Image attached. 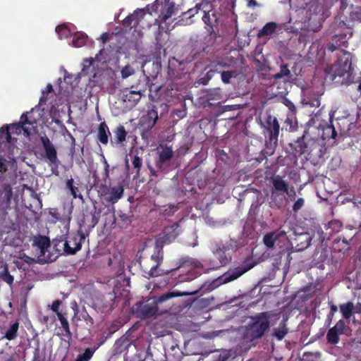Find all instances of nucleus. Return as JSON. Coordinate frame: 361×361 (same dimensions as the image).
Masks as SVG:
<instances>
[{
  "instance_id": "obj_1",
  "label": "nucleus",
  "mask_w": 361,
  "mask_h": 361,
  "mask_svg": "<svg viewBox=\"0 0 361 361\" xmlns=\"http://www.w3.org/2000/svg\"><path fill=\"white\" fill-rule=\"evenodd\" d=\"M254 266V262L250 260H247L244 262L243 264L229 269L228 271L214 279L208 284L207 283H205L197 290L189 292H180L178 290L169 291L158 297H154L147 300L145 303L140 305L139 314L142 318H150L159 312V305L166 302L169 300L180 296L195 295L200 292L201 290H203V291H212L222 284L231 282L238 279L245 273L250 270Z\"/></svg>"
},
{
  "instance_id": "obj_2",
  "label": "nucleus",
  "mask_w": 361,
  "mask_h": 361,
  "mask_svg": "<svg viewBox=\"0 0 361 361\" xmlns=\"http://www.w3.org/2000/svg\"><path fill=\"white\" fill-rule=\"evenodd\" d=\"M200 264L197 260L192 258L181 259L179 265L176 268L171 269L170 270L164 271L163 269H159V265H154L148 272V278H153L157 276H163L164 281L166 284L170 286H175L179 283L190 281L196 278V275L194 274L193 271H189L186 274H181L179 269L181 267H185L186 264L191 265L192 267H198Z\"/></svg>"
},
{
  "instance_id": "obj_3",
  "label": "nucleus",
  "mask_w": 361,
  "mask_h": 361,
  "mask_svg": "<svg viewBox=\"0 0 361 361\" xmlns=\"http://www.w3.org/2000/svg\"><path fill=\"white\" fill-rule=\"evenodd\" d=\"M271 312L256 313L249 317V322L244 327V338L249 342H255L264 338L271 326Z\"/></svg>"
},
{
  "instance_id": "obj_4",
  "label": "nucleus",
  "mask_w": 361,
  "mask_h": 361,
  "mask_svg": "<svg viewBox=\"0 0 361 361\" xmlns=\"http://www.w3.org/2000/svg\"><path fill=\"white\" fill-rule=\"evenodd\" d=\"M264 128V134L268 139L266 141V150L262 152L259 161H262L267 156L274 154L278 145V138L280 132V125L278 119L271 115H267L264 123L262 124Z\"/></svg>"
},
{
  "instance_id": "obj_5",
  "label": "nucleus",
  "mask_w": 361,
  "mask_h": 361,
  "mask_svg": "<svg viewBox=\"0 0 361 361\" xmlns=\"http://www.w3.org/2000/svg\"><path fill=\"white\" fill-rule=\"evenodd\" d=\"M88 235L89 232L85 233L80 225L77 233L70 235L67 238L62 235L60 238H56L53 243L56 250L59 251L62 248L66 255H73L81 249L82 243Z\"/></svg>"
},
{
  "instance_id": "obj_6",
  "label": "nucleus",
  "mask_w": 361,
  "mask_h": 361,
  "mask_svg": "<svg viewBox=\"0 0 361 361\" xmlns=\"http://www.w3.org/2000/svg\"><path fill=\"white\" fill-rule=\"evenodd\" d=\"M289 145L293 154L295 157L302 154L310 155L314 151L321 152L322 150L321 141L317 138H312L307 130H305L301 137Z\"/></svg>"
},
{
  "instance_id": "obj_7",
  "label": "nucleus",
  "mask_w": 361,
  "mask_h": 361,
  "mask_svg": "<svg viewBox=\"0 0 361 361\" xmlns=\"http://www.w3.org/2000/svg\"><path fill=\"white\" fill-rule=\"evenodd\" d=\"M40 118L39 109L32 108L30 111L23 113L19 123L12 124L11 127L16 131L23 130L25 134L30 136L37 132V123Z\"/></svg>"
},
{
  "instance_id": "obj_8",
  "label": "nucleus",
  "mask_w": 361,
  "mask_h": 361,
  "mask_svg": "<svg viewBox=\"0 0 361 361\" xmlns=\"http://www.w3.org/2000/svg\"><path fill=\"white\" fill-rule=\"evenodd\" d=\"M199 13L202 14V19L206 25L207 30L212 31L214 27L218 26L217 14L212 4H197L194 8L189 9L185 14L190 18Z\"/></svg>"
},
{
  "instance_id": "obj_9",
  "label": "nucleus",
  "mask_w": 361,
  "mask_h": 361,
  "mask_svg": "<svg viewBox=\"0 0 361 361\" xmlns=\"http://www.w3.org/2000/svg\"><path fill=\"white\" fill-rule=\"evenodd\" d=\"M174 153L171 147L160 145L157 148V157L155 158V166L157 171L149 167L150 173L152 176L158 177L159 171L167 173L173 169L171 164Z\"/></svg>"
},
{
  "instance_id": "obj_10",
  "label": "nucleus",
  "mask_w": 361,
  "mask_h": 361,
  "mask_svg": "<svg viewBox=\"0 0 361 361\" xmlns=\"http://www.w3.org/2000/svg\"><path fill=\"white\" fill-rule=\"evenodd\" d=\"M270 182L272 185L270 189L271 202L277 208H281L286 202L285 193H288V184L279 175L272 176Z\"/></svg>"
},
{
  "instance_id": "obj_11",
  "label": "nucleus",
  "mask_w": 361,
  "mask_h": 361,
  "mask_svg": "<svg viewBox=\"0 0 361 361\" xmlns=\"http://www.w3.org/2000/svg\"><path fill=\"white\" fill-rule=\"evenodd\" d=\"M158 119V112L154 106L141 116L139 121V128L142 130L141 133L142 139H147L150 135L151 130L154 128Z\"/></svg>"
},
{
  "instance_id": "obj_12",
  "label": "nucleus",
  "mask_w": 361,
  "mask_h": 361,
  "mask_svg": "<svg viewBox=\"0 0 361 361\" xmlns=\"http://www.w3.org/2000/svg\"><path fill=\"white\" fill-rule=\"evenodd\" d=\"M233 244V241L227 243H223L222 242L216 243L212 252L219 260V264L215 267L214 266V268L218 269L230 263L232 259L230 250L232 249Z\"/></svg>"
},
{
  "instance_id": "obj_13",
  "label": "nucleus",
  "mask_w": 361,
  "mask_h": 361,
  "mask_svg": "<svg viewBox=\"0 0 361 361\" xmlns=\"http://www.w3.org/2000/svg\"><path fill=\"white\" fill-rule=\"evenodd\" d=\"M351 333L350 328L345 324L343 319L338 320L334 326L330 328L326 334V341L331 345H336L340 341V335L349 336Z\"/></svg>"
},
{
  "instance_id": "obj_14",
  "label": "nucleus",
  "mask_w": 361,
  "mask_h": 361,
  "mask_svg": "<svg viewBox=\"0 0 361 361\" xmlns=\"http://www.w3.org/2000/svg\"><path fill=\"white\" fill-rule=\"evenodd\" d=\"M140 82L141 80H139V83L136 86L132 85L130 90H126L123 93V102L128 104L130 106H135L146 90L147 83L141 85Z\"/></svg>"
},
{
  "instance_id": "obj_15",
  "label": "nucleus",
  "mask_w": 361,
  "mask_h": 361,
  "mask_svg": "<svg viewBox=\"0 0 361 361\" xmlns=\"http://www.w3.org/2000/svg\"><path fill=\"white\" fill-rule=\"evenodd\" d=\"M39 140L44 151V157L49 161V165H54L57 167L59 160L57 157V151L54 145L49 138L45 135L44 136H40Z\"/></svg>"
},
{
  "instance_id": "obj_16",
  "label": "nucleus",
  "mask_w": 361,
  "mask_h": 361,
  "mask_svg": "<svg viewBox=\"0 0 361 361\" xmlns=\"http://www.w3.org/2000/svg\"><path fill=\"white\" fill-rule=\"evenodd\" d=\"M290 240L297 251H302L310 245L312 238L308 233H302Z\"/></svg>"
},
{
  "instance_id": "obj_17",
  "label": "nucleus",
  "mask_w": 361,
  "mask_h": 361,
  "mask_svg": "<svg viewBox=\"0 0 361 361\" xmlns=\"http://www.w3.org/2000/svg\"><path fill=\"white\" fill-rule=\"evenodd\" d=\"M231 61L232 60L228 57L216 58L209 62L207 65V68L213 71L214 73H221L224 69L231 66Z\"/></svg>"
},
{
  "instance_id": "obj_18",
  "label": "nucleus",
  "mask_w": 361,
  "mask_h": 361,
  "mask_svg": "<svg viewBox=\"0 0 361 361\" xmlns=\"http://www.w3.org/2000/svg\"><path fill=\"white\" fill-rule=\"evenodd\" d=\"M207 34L204 37L203 46H202L199 50H195V49H193L192 50L191 53H192L194 56H195L198 54H200L202 52L207 51V50H206L207 48L212 47L213 44H214V43L216 40V36H217L216 32H215L214 30H212V31H211V30H207Z\"/></svg>"
},
{
  "instance_id": "obj_19",
  "label": "nucleus",
  "mask_w": 361,
  "mask_h": 361,
  "mask_svg": "<svg viewBox=\"0 0 361 361\" xmlns=\"http://www.w3.org/2000/svg\"><path fill=\"white\" fill-rule=\"evenodd\" d=\"M123 192L124 188L121 185L111 187L109 192L106 194L105 200L109 203L115 204L123 197Z\"/></svg>"
},
{
  "instance_id": "obj_20",
  "label": "nucleus",
  "mask_w": 361,
  "mask_h": 361,
  "mask_svg": "<svg viewBox=\"0 0 361 361\" xmlns=\"http://www.w3.org/2000/svg\"><path fill=\"white\" fill-rule=\"evenodd\" d=\"M114 138L111 140V144L114 145H123V142L126 141L127 132L125 127L122 125H118L114 131Z\"/></svg>"
},
{
  "instance_id": "obj_21",
  "label": "nucleus",
  "mask_w": 361,
  "mask_h": 361,
  "mask_svg": "<svg viewBox=\"0 0 361 361\" xmlns=\"http://www.w3.org/2000/svg\"><path fill=\"white\" fill-rule=\"evenodd\" d=\"M110 135L111 133L106 123L105 122L101 123L99 126L97 133V138L99 141L103 145H106Z\"/></svg>"
},
{
  "instance_id": "obj_22",
  "label": "nucleus",
  "mask_w": 361,
  "mask_h": 361,
  "mask_svg": "<svg viewBox=\"0 0 361 361\" xmlns=\"http://www.w3.org/2000/svg\"><path fill=\"white\" fill-rule=\"evenodd\" d=\"M277 27V23L275 22H269L266 23L260 30H259L257 37L261 38L265 36H270L276 32Z\"/></svg>"
},
{
  "instance_id": "obj_23",
  "label": "nucleus",
  "mask_w": 361,
  "mask_h": 361,
  "mask_svg": "<svg viewBox=\"0 0 361 361\" xmlns=\"http://www.w3.org/2000/svg\"><path fill=\"white\" fill-rule=\"evenodd\" d=\"M66 313H58L57 318L59 320L61 328L63 329L64 333L63 335L66 337L68 340H71L72 338V333L70 330L69 323L66 317Z\"/></svg>"
},
{
  "instance_id": "obj_24",
  "label": "nucleus",
  "mask_w": 361,
  "mask_h": 361,
  "mask_svg": "<svg viewBox=\"0 0 361 361\" xmlns=\"http://www.w3.org/2000/svg\"><path fill=\"white\" fill-rule=\"evenodd\" d=\"M332 29L334 34L336 31L340 30L341 29H345V33L347 34H353L352 25L346 23L344 20H341V18H335L332 25Z\"/></svg>"
},
{
  "instance_id": "obj_25",
  "label": "nucleus",
  "mask_w": 361,
  "mask_h": 361,
  "mask_svg": "<svg viewBox=\"0 0 361 361\" xmlns=\"http://www.w3.org/2000/svg\"><path fill=\"white\" fill-rule=\"evenodd\" d=\"M133 215H128L121 211H119L116 218L118 226L121 228H126L128 227L133 221Z\"/></svg>"
},
{
  "instance_id": "obj_26",
  "label": "nucleus",
  "mask_w": 361,
  "mask_h": 361,
  "mask_svg": "<svg viewBox=\"0 0 361 361\" xmlns=\"http://www.w3.org/2000/svg\"><path fill=\"white\" fill-rule=\"evenodd\" d=\"M340 312L343 319H349L354 314L355 306L352 302L341 304L339 306Z\"/></svg>"
},
{
  "instance_id": "obj_27",
  "label": "nucleus",
  "mask_w": 361,
  "mask_h": 361,
  "mask_svg": "<svg viewBox=\"0 0 361 361\" xmlns=\"http://www.w3.org/2000/svg\"><path fill=\"white\" fill-rule=\"evenodd\" d=\"M288 333V329L286 326V321H282L279 326L274 329L272 336H274L278 341L283 340Z\"/></svg>"
},
{
  "instance_id": "obj_28",
  "label": "nucleus",
  "mask_w": 361,
  "mask_h": 361,
  "mask_svg": "<svg viewBox=\"0 0 361 361\" xmlns=\"http://www.w3.org/2000/svg\"><path fill=\"white\" fill-rule=\"evenodd\" d=\"M175 4L173 2H168L166 4L162 12L161 16H160L161 20L164 23H166L167 20H169L175 12Z\"/></svg>"
},
{
  "instance_id": "obj_29",
  "label": "nucleus",
  "mask_w": 361,
  "mask_h": 361,
  "mask_svg": "<svg viewBox=\"0 0 361 361\" xmlns=\"http://www.w3.org/2000/svg\"><path fill=\"white\" fill-rule=\"evenodd\" d=\"M14 141H16V139L11 137L9 127L8 126L1 127L0 128V143L13 144Z\"/></svg>"
},
{
  "instance_id": "obj_30",
  "label": "nucleus",
  "mask_w": 361,
  "mask_h": 361,
  "mask_svg": "<svg viewBox=\"0 0 361 361\" xmlns=\"http://www.w3.org/2000/svg\"><path fill=\"white\" fill-rule=\"evenodd\" d=\"M137 13H141L140 11H134L133 13L128 15L123 20V25L125 28H133L136 27L138 25V23L136 20V16H137Z\"/></svg>"
},
{
  "instance_id": "obj_31",
  "label": "nucleus",
  "mask_w": 361,
  "mask_h": 361,
  "mask_svg": "<svg viewBox=\"0 0 361 361\" xmlns=\"http://www.w3.org/2000/svg\"><path fill=\"white\" fill-rule=\"evenodd\" d=\"M34 245L39 247L42 252L50 246V240L49 238L44 235H39L34 240Z\"/></svg>"
},
{
  "instance_id": "obj_32",
  "label": "nucleus",
  "mask_w": 361,
  "mask_h": 361,
  "mask_svg": "<svg viewBox=\"0 0 361 361\" xmlns=\"http://www.w3.org/2000/svg\"><path fill=\"white\" fill-rule=\"evenodd\" d=\"M87 36L82 32L75 33L72 39V44L75 47H81L86 44Z\"/></svg>"
},
{
  "instance_id": "obj_33",
  "label": "nucleus",
  "mask_w": 361,
  "mask_h": 361,
  "mask_svg": "<svg viewBox=\"0 0 361 361\" xmlns=\"http://www.w3.org/2000/svg\"><path fill=\"white\" fill-rule=\"evenodd\" d=\"M336 136V130L332 124L327 125L323 128V133L322 135L323 140L335 139Z\"/></svg>"
},
{
  "instance_id": "obj_34",
  "label": "nucleus",
  "mask_w": 361,
  "mask_h": 361,
  "mask_svg": "<svg viewBox=\"0 0 361 361\" xmlns=\"http://www.w3.org/2000/svg\"><path fill=\"white\" fill-rule=\"evenodd\" d=\"M19 327V323L18 322H15L13 323L10 327L6 330L5 333V338L9 341L13 340L17 336V332Z\"/></svg>"
},
{
  "instance_id": "obj_35",
  "label": "nucleus",
  "mask_w": 361,
  "mask_h": 361,
  "mask_svg": "<svg viewBox=\"0 0 361 361\" xmlns=\"http://www.w3.org/2000/svg\"><path fill=\"white\" fill-rule=\"evenodd\" d=\"M156 247L157 248V251L154 252V253L152 255L151 259L154 261L157 265H160L164 258L162 246H159L158 242H157Z\"/></svg>"
},
{
  "instance_id": "obj_36",
  "label": "nucleus",
  "mask_w": 361,
  "mask_h": 361,
  "mask_svg": "<svg viewBox=\"0 0 361 361\" xmlns=\"http://www.w3.org/2000/svg\"><path fill=\"white\" fill-rule=\"evenodd\" d=\"M94 353V350L87 348L82 353H80L75 361H90Z\"/></svg>"
},
{
  "instance_id": "obj_37",
  "label": "nucleus",
  "mask_w": 361,
  "mask_h": 361,
  "mask_svg": "<svg viewBox=\"0 0 361 361\" xmlns=\"http://www.w3.org/2000/svg\"><path fill=\"white\" fill-rule=\"evenodd\" d=\"M132 164L135 170L136 176H140V172L142 166V159L137 154H135L132 159Z\"/></svg>"
},
{
  "instance_id": "obj_38",
  "label": "nucleus",
  "mask_w": 361,
  "mask_h": 361,
  "mask_svg": "<svg viewBox=\"0 0 361 361\" xmlns=\"http://www.w3.org/2000/svg\"><path fill=\"white\" fill-rule=\"evenodd\" d=\"M236 76L235 71H224L221 73V79L223 83L230 84L231 79Z\"/></svg>"
},
{
  "instance_id": "obj_39",
  "label": "nucleus",
  "mask_w": 361,
  "mask_h": 361,
  "mask_svg": "<svg viewBox=\"0 0 361 361\" xmlns=\"http://www.w3.org/2000/svg\"><path fill=\"white\" fill-rule=\"evenodd\" d=\"M343 224L341 221L334 219L329 222L328 228L331 230L330 233H336L341 231Z\"/></svg>"
},
{
  "instance_id": "obj_40",
  "label": "nucleus",
  "mask_w": 361,
  "mask_h": 361,
  "mask_svg": "<svg viewBox=\"0 0 361 361\" xmlns=\"http://www.w3.org/2000/svg\"><path fill=\"white\" fill-rule=\"evenodd\" d=\"M56 32L61 39L67 38L70 35V30L65 25L56 26Z\"/></svg>"
},
{
  "instance_id": "obj_41",
  "label": "nucleus",
  "mask_w": 361,
  "mask_h": 361,
  "mask_svg": "<svg viewBox=\"0 0 361 361\" xmlns=\"http://www.w3.org/2000/svg\"><path fill=\"white\" fill-rule=\"evenodd\" d=\"M290 71L288 68V66L286 64H282L280 66V71L276 74L274 75V79H280L284 76H290Z\"/></svg>"
},
{
  "instance_id": "obj_42",
  "label": "nucleus",
  "mask_w": 361,
  "mask_h": 361,
  "mask_svg": "<svg viewBox=\"0 0 361 361\" xmlns=\"http://www.w3.org/2000/svg\"><path fill=\"white\" fill-rule=\"evenodd\" d=\"M343 66H344L343 70L341 71H338L336 73V74L340 77H343L345 73H347L348 75H351L352 63H351L350 61H349L348 59H346L344 61Z\"/></svg>"
},
{
  "instance_id": "obj_43",
  "label": "nucleus",
  "mask_w": 361,
  "mask_h": 361,
  "mask_svg": "<svg viewBox=\"0 0 361 361\" xmlns=\"http://www.w3.org/2000/svg\"><path fill=\"white\" fill-rule=\"evenodd\" d=\"M332 40L334 42H335L336 44L334 43H331L327 47L328 50L330 51L331 52L336 51L338 49V47H340V46H344L345 47H347L345 45V44L347 43V41H341L338 39H336L334 35L333 37Z\"/></svg>"
},
{
  "instance_id": "obj_44",
  "label": "nucleus",
  "mask_w": 361,
  "mask_h": 361,
  "mask_svg": "<svg viewBox=\"0 0 361 361\" xmlns=\"http://www.w3.org/2000/svg\"><path fill=\"white\" fill-rule=\"evenodd\" d=\"M1 278L4 282L9 285H11L13 283V276L10 274L7 267H5L4 271L1 272Z\"/></svg>"
},
{
  "instance_id": "obj_45",
  "label": "nucleus",
  "mask_w": 361,
  "mask_h": 361,
  "mask_svg": "<svg viewBox=\"0 0 361 361\" xmlns=\"http://www.w3.org/2000/svg\"><path fill=\"white\" fill-rule=\"evenodd\" d=\"M302 104L305 106L311 107H319L320 105V100L318 98H305L302 99Z\"/></svg>"
},
{
  "instance_id": "obj_46",
  "label": "nucleus",
  "mask_w": 361,
  "mask_h": 361,
  "mask_svg": "<svg viewBox=\"0 0 361 361\" xmlns=\"http://www.w3.org/2000/svg\"><path fill=\"white\" fill-rule=\"evenodd\" d=\"M276 240L273 233H267L263 238L264 245L268 247H273Z\"/></svg>"
},
{
  "instance_id": "obj_47",
  "label": "nucleus",
  "mask_w": 361,
  "mask_h": 361,
  "mask_svg": "<svg viewBox=\"0 0 361 361\" xmlns=\"http://www.w3.org/2000/svg\"><path fill=\"white\" fill-rule=\"evenodd\" d=\"M91 220L90 224L88 225L90 228H94L99 222V212L97 213L96 207H94V212H90Z\"/></svg>"
},
{
  "instance_id": "obj_48",
  "label": "nucleus",
  "mask_w": 361,
  "mask_h": 361,
  "mask_svg": "<svg viewBox=\"0 0 361 361\" xmlns=\"http://www.w3.org/2000/svg\"><path fill=\"white\" fill-rule=\"evenodd\" d=\"M353 34L345 33V29H341L340 30H337L334 34L335 39H338L341 41H346L345 39L347 37H350Z\"/></svg>"
},
{
  "instance_id": "obj_49",
  "label": "nucleus",
  "mask_w": 361,
  "mask_h": 361,
  "mask_svg": "<svg viewBox=\"0 0 361 361\" xmlns=\"http://www.w3.org/2000/svg\"><path fill=\"white\" fill-rule=\"evenodd\" d=\"M121 76L123 78H126L135 73V70L130 65L125 66L121 70Z\"/></svg>"
},
{
  "instance_id": "obj_50",
  "label": "nucleus",
  "mask_w": 361,
  "mask_h": 361,
  "mask_svg": "<svg viewBox=\"0 0 361 361\" xmlns=\"http://www.w3.org/2000/svg\"><path fill=\"white\" fill-rule=\"evenodd\" d=\"M140 11L141 13H137V16H136V20L137 23L139 24L140 22L144 18L145 16L147 13H148L149 15H152V13L149 11V8L148 6L145 8H137L135 11Z\"/></svg>"
},
{
  "instance_id": "obj_51",
  "label": "nucleus",
  "mask_w": 361,
  "mask_h": 361,
  "mask_svg": "<svg viewBox=\"0 0 361 361\" xmlns=\"http://www.w3.org/2000/svg\"><path fill=\"white\" fill-rule=\"evenodd\" d=\"M3 191L4 193V198L6 199L7 201H10L13 195L11 186L9 184H4L3 185Z\"/></svg>"
},
{
  "instance_id": "obj_52",
  "label": "nucleus",
  "mask_w": 361,
  "mask_h": 361,
  "mask_svg": "<svg viewBox=\"0 0 361 361\" xmlns=\"http://www.w3.org/2000/svg\"><path fill=\"white\" fill-rule=\"evenodd\" d=\"M8 163L5 158L0 157V178L8 171Z\"/></svg>"
},
{
  "instance_id": "obj_53",
  "label": "nucleus",
  "mask_w": 361,
  "mask_h": 361,
  "mask_svg": "<svg viewBox=\"0 0 361 361\" xmlns=\"http://www.w3.org/2000/svg\"><path fill=\"white\" fill-rule=\"evenodd\" d=\"M93 62H94V60L92 58H90V59H84V61H83V68L82 69V73L84 75H87V70L92 66V65L93 64Z\"/></svg>"
},
{
  "instance_id": "obj_54",
  "label": "nucleus",
  "mask_w": 361,
  "mask_h": 361,
  "mask_svg": "<svg viewBox=\"0 0 361 361\" xmlns=\"http://www.w3.org/2000/svg\"><path fill=\"white\" fill-rule=\"evenodd\" d=\"M350 17L353 20L361 23V6L357 7L355 11L351 12Z\"/></svg>"
},
{
  "instance_id": "obj_55",
  "label": "nucleus",
  "mask_w": 361,
  "mask_h": 361,
  "mask_svg": "<svg viewBox=\"0 0 361 361\" xmlns=\"http://www.w3.org/2000/svg\"><path fill=\"white\" fill-rule=\"evenodd\" d=\"M305 204V200L302 197H299L293 205V210L295 212H298Z\"/></svg>"
},
{
  "instance_id": "obj_56",
  "label": "nucleus",
  "mask_w": 361,
  "mask_h": 361,
  "mask_svg": "<svg viewBox=\"0 0 361 361\" xmlns=\"http://www.w3.org/2000/svg\"><path fill=\"white\" fill-rule=\"evenodd\" d=\"M61 305V301L60 300H56L52 302L51 305V310L56 314V316H58V313H63L59 310V307Z\"/></svg>"
},
{
  "instance_id": "obj_57",
  "label": "nucleus",
  "mask_w": 361,
  "mask_h": 361,
  "mask_svg": "<svg viewBox=\"0 0 361 361\" xmlns=\"http://www.w3.org/2000/svg\"><path fill=\"white\" fill-rule=\"evenodd\" d=\"M240 109V105L234 104V105H224L221 106V112L226 111H235Z\"/></svg>"
},
{
  "instance_id": "obj_58",
  "label": "nucleus",
  "mask_w": 361,
  "mask_h": 361,
  "mask_svg": "<svg viewBox=\"0 0 361 361\" xmlns=\"http://www.w3.org/2000/svg\"><path fill=\"white\" fill-rule=\"evenodd\" d=\"M283 104L286 106H287L288 108V109L292 113L295 114L296 112V107H295V104L291 101H290L288 99H285L283 101Z\"/></svg>"
},
{
  "instance_id": "obj_59",
  "label": "nucleus",
  "mask_w": 361,
  "mask_h": 361,
  "mask_svg": "<svg viewBox=\"0 0 361 361\" xmlns=\"http://www.w3.org/2000/svg\"><path fill=\"white\" fill-rule=\"evenodd\" d=\"M214 72L213 71H212L211 69H209V71H207L205 74V76L202 79V80H205L206 79V82H202V84L205 85L208 83L209 80H210L212 77L214 76Z\"/></svg>"
},
{
  "instance_id": "obj_60",
  "label": "nucleus",
  "mask_w": 361,
  "mask_h": 361,
  "mask_svg": "<svg viewBox=\"0 0 361 361\" xmlns=\"http://www.w3.org/2000/svg\"><path fill=\"white\" fill-rule=\"evenodd\" d=\"M71 191V194L72 195V196L73 197V198H77V197H79L80 199L82 198V195L81 194H78V192H79V190L77 187L74 186L72 189L70 190Z\"/></svg>"
},
{
  "instance_id": "obj_61",
  "label": "nucleus",
  "mask_w": 361,
  "mask_h": 361,
  "mask_svg": "<svg viewBox=\"0 0 361 361\" xmlns=\"http://www.w3.org/2000/svg\"><path fill=\"white\" fill-rule=\"evenodd\" d=\"M285 195H287L290 200H294L296 195L295 191L292 188L290 190H289V186L288 187V193H285Z\"/></svg>"
},
{
  "instance_id": "obj_62",
  "label": "nucleus",
  "mask_w": 361,
  "mask_h": 361,
  "mask_svg": "<svg viewBox=\"0 0 361 361\" xmlns=\"http://www.w3.org/2000/svg\"><path fill=\"white\" fill-rule=\"evenodd\" d=\"M100 39L102 42L103 44H105L106 42H108L109 39V34L108 32H104L103 33L101 37H100Z\"/></svg>"
},
{
  "instance_id": "obj_63",
  "label": "nucleus",
  "mask_w": 361,
  "mask_h": 361,
  "mask_svg": "<svg viewBox=\"0 0 361 361\" xmlns=\"http://www.w3.org/2000/svg\"><path fill=\"white\" fill-rule=\"evenodd\" d=\"M73 187V179L71 178V179L67 180L66 183V188L68 190H71Z\"/></svg>"
},
{
  "instance_id": "obj_64",
  "label": "nucleus",
  "mask_w": 361,
  "mask_h": 361,
  "mask_svg": "<svg viewBox=\"0 0 361 361\" xmlns=\"http://www.w3.org/2000/svg\"><path fill=\"white\" fill-rule=\"evenodd\" d=\"M103 176H104V180L106 183V179H108L109 178V168H104Z\"/></svg>"
}]
</instances>
